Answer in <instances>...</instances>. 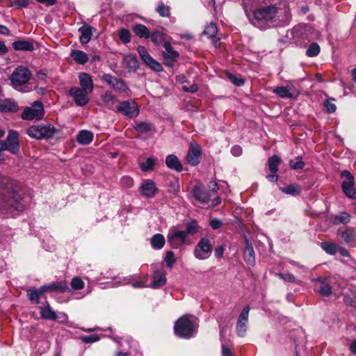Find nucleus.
Here are the masks:
<instances>
[{
	"mask_svg": "<svg viewBox=\"0 0 356 356\" xmlns=\"http://www.w3.org/2000/svg\"><path fill=\"white\" fill-rule=\"evenodd\" d=\"M277 8L274 6H261L252 12L249 17L250 23L259 29H266L274 23L277 15Z\"/></svg>",
	"mask_w": 356,
	"mask_h": 356,
	"instance_id": "nucleus-1",
	"label": "nucleus"
},
{
	"mask_svg": "<svg viewBox=\"0 0 356 356\" xmlns=\"http://www.w3.org/2000/svg\"><path fill=\"white\" fill-rule=\"evenodd\" d=\"M31 76V72L27 67L19 66L11 74L10 80L15 90L22 92H27L32 90V86L29 83Z\"/></svg>",
	"mask_w": 356,
	"mask_h": 356,
	"instance_id": "nucleus-2",
	"label": "nucleus"
},
{
	"mask_svg": "<svg viewBox=\"0 0 356 356\" xmlns=\"http://www.w3.org/2000/svg\"><path fill=\"white\" fill-rule=\"evenodd\" d=\"M197 325L193 321V317L190 315H184L175 323L174 330L176 336L190 339L193 337L197 332Z\"/></svg>",
	"mask_w": 356,
	"mask_h": 356,
	"instance_id": "nucleus-3",
	"label": "nucleus"
},
{
	"mask_svg": "<svg viewBox=\"0 0 356 356\" xmlns=\"http://www.w3.org/2000/svg\"><path fill=\"white\" fill-rule=\"evenodd\" d=\"M56 131V128L51 124H38L30 127L26 134L34 139H48L54 136Z\"/></svg>",
	"mask_w": 356,
	"mask_h": 356,
	"instance_id": "nucleus-4",
	"label": "nucleus"
},
{
	"mask_svg": "<svg viewBox=\"0 0 356 356\" xmlns=\"http://www.w3.org/2000/svg\"><path fill=\"white\" fill-rule=\"evenodd\" d=\"M44 115V110L42 103L35 101L31 106L24 108L21 117L25 120H40L43 118Z\"/></svg>",
	"mask_w": 356,
	"mask_h": 356,
	"instance_id": "nucleus-5",
	"label": "nucleus"
},
{
	"mask_svg": "<svg viewBox=\"0 0 356 356\" xmlns=\"http://www.w3.org/2000/svg\"><path fill=\"white\" fill-rule=\"evenodd\" d=\"M167 241L172 248L178 249L187 244V235L184 230L173 227L169 229Z\"/></svg>",
	"mask_w": 356,
	"mask_h": 356,
	"instance_id": "nucleus-6",
	"label": "nucleus"
},
{
	"mask_svg": "<svg viewBox=\"0 0 356 356\" xmlns=\"http://www.w3.org/2000/svg\"><path fill=\"white\" fill-rule=\"evenodd\" d=\"M212 252V245L209 238H202L194 249V255L199 260L208 259Z\"/></svg>",
	"mask_w": 356,
	"mask_h": 356,
	"instance_id": "nucleus-7",
	"label": "nucleus"
},
{
	"mask_svg": "<svg viewBox=\"0 0 356 356\" xmlns=\"http://www.w3.org/2000/svg\"><path fill=\"white\" fill-rule=\"evenodd\" d=\"M118 112L129 118H135L138 115L139 108L134 101H123L116 106Z\"/></svg>",
	"mask_w": 356,
	"mask_h": 356,
	"instance_id": "nucleus-8",
	"label": "nucleus"
},
{
	"mask_svg": "<svg viewBox=\"0 0 356 356\" xmlns=\"http://www.w3.org/2000/svg\"><path fill=\"white\" fill-rule=\"evenodd\" d=\"M341 176L346 178V180L341 184L343 193L349 198L356 199V188H354L355 180L353 175L349 171L343 170L341 172Z\"/></svg>",
	"mask_w": 356,
	"mask_h": 356,
	"instance_id": "nucleus-9",
	"label": "nucleus"
},
{
	"mask_svg": "<svg viewBox=\"0 0 356 356\" xmlns=\"http://www.w3.org/2000/svg\"><path fill=\"white\" fill-rule=\"evenodd\" d=\"M1 149L16 154L19 149V135L15 131H10L6 141L1 142Z\"/></svg>",
	"mask_w": 356,
	"mask_h": 356,
	"instance_id": "nucleus-10",
	"label": "nucleus"
},
{
	"mask_svg": "<svg viewBox=\"0 0 356 356\" xmlns=\"http://www.w3.org/2000/svg\"><path fill=\"white\" fill-rule=\"evenodd\" d=\"M102 80L115 91L119 92L129 91V88L124 80L116 78L110 74H104Z\"/></svg>",
	"mask_w": 356,
	"mask_h": 356,
	"instance_id": "nucleus-11",
	"label": "nucleus"
},
{
	"mask_svg": "<svg viewBox=\"0 0 356 356\" xmlns=\"http://www.w3.org/2000/svg\"><path fill=\"white\" fill-rule=\"evenodd\" d=\"M137 51L140 55L143 61L152 70L155 72H161L163 71L162 65L155 60L147 52V49L143 46H138L137 48Z\"/></svg>",
	"mask_w": 356,
	"mask_h": 356,
	"instance_id": "nucleus-12",
	"label": "nucleus"
},
{
	"mask_svg": "<svg viewBox=\"0 0 356 356\" xmlns=\"http://www.w3.org/2000/svg\"><path fill=\"white\" fill-rule=\"evenodd\" d=\"M202 154L201 147L196 143H191L186 156L187 162L192 166L197 165L200 162Z\"/></svg>",
	"mask_w": 356,
	"mask_h": 356,
	"instance_id": "nucleus-13",
	"label": "nucleus"
},
{
	"mask_svg": "<svg viewBox=\"0 0 356 356\" xmlns=\"http://www.w3.org/2000/svg\"><path fill=\"white\" fill-rule=\"evenodd\" d=\"M90 92L80 89L79 87H73L69 91L70 95L73 98L75 104L79 106H83L89 102L88 95Z\"/></svg>",
	"mask_w": 356,
	"mask_h": 356,
	"instance_id": "nucleus-14",
	"label": "nucleus"
},
{
	"mask_svg": "<svg viewBox=\"0 0 356 356\" xmlns=\"http://www.w3.org/2000/svg\"><path fill=\"white\" fill-rule=\"evenodd\" d=\"M139 190L143 196L152 198L154 197L158 188L153 180L147 179L143 181Z\"/></svg>",
	"mask_w": 356,
	"mask_h": 356,
	"instance_id": "nucleus-15",
	"label": "nucleus"
},
{
	"mask_svg": "<svg viewBox=\"0 0 356 356\" xmlns=\"http://www.w3.org/2000/svg\"><path fill=\"white\" fill-rule=\"evenodd\" d=\"M273 92L282 98H297L300 94L293 86H280L273 90Z\"/></svg>",
	"mask_w": 356,
	"mask_h": 356,
	"instance_id": "nucleus-16",
	"label": "nucleus"
},
{
	"mask_svg": "<svg viewBox=\"0 0 356 356\" xmlns=\"http://www.w3.org/2000/svg\"><path fill=\"white\" fill-rule=\"evenodd\" d=\"M79 81L81 86L80 89L89 92H92L94 86L91 75L86 72H81L79 74Z\"/></svg>",
	"mask_w": 356,
	"mask_h": 356,
	"instance_id": "nucleus-17",
	"label": "nucleus"
},
{
	"mask_svg": "<svg viewBox=\"0 0 356 356\" xmlns=\"http://www.w3.org/2000/svg\"><path fill=\"white\" fill-rule=\"evenodd\" d=\"M314 290L321 296H328L331 293V286L327 278L317 279L314 286Z\"/></svg>",
	"mask_w": 356,
	"mask_h": 356,
	"instance_id": "nucleus-18",
	"label": "nucleus"
},
{
	"mask_svg": "<svg viewBox=\"0 0 356 356\" xmlns=\"http://www.w3.org/2000/svg\"><path fill=\"white\" fill-rule=\"evenodd\" d=\"M218 33V28L215 23L211 22L209 24L206 26L203 34L207 35L208 38L212 40V42L216 47L220 45V38L216 36Z\"/></svg>",
	"mask_w": 356,
	"mask_h": 356,
	"instance_id": "nucleus-19",
	"label": "nucleus"
},
{
	"mask_svg": "<svg viewBox=\"0 0 356 356\" xmlns=\"http://www.w3.org/2000/svg\"><path fill=\"white\" fill-rule=\"evenodd\" d=\"M338 235L350 247H356V232L353 229L339 232Z\"/></svg>",
	"mask_w": 356,
	"mask_h": 356,
	"instance_id": "nucleus-20",
	"label": "nucleus"
},
{
	"mask_svg": "<svg viewBox=\"0 0 356 356\" xmlns=\"http://www.w3.org/2000/svg\"><path fill=\"white\" fill-rule=\"evenodd\" d=\"M166 281V273L163 270H156L154 272L153 281L150 286L153 289H159L165 284Z\"/></svg>",
	"mask_w": 356,
	"mask_h": 356,
	"instance_id": "nucleus-21",
	"label": "nucleus"
},
{
	"mask_svg": "<svg viewBox=\"0 0 356 356\" xmlns=\"http://www.w3.org/2000/svg\"><path fill=\"white\" fill-rule=\"evenodd\" d=\"M195 198L202 203H207L210 199V195L202 185H196L193 189Z\"/></svg>",
	"mask_w": 356,
	"mask_h": 356,
	"instance_id": "nucleus-22",
	"label": "nucleus"
},
{
	"mask_svg": "<svg viewBox=\"0 0 356 356\" xmlns=\"http://www.w3.org/2000/svg\"><path fill=\"white\" fill-rule=\"evenodd\" d=\"M343 300L346 305L356 307V287L350 286L343 291Z\"/></svg>",
	"mask_w": 356,
	"mask_h": 356,
	"instance_id": "nucleus-23",
	"label": "nucleus"
},
{
	"mask_svg": "<svg viewBox=\"0 0 356 356\" xmlns=\"http://www.w3.org/2000/svg\"><path fill=\"white\" fill-rule=\"evenodd\" d=\"M93 31H95V29L88 25H83L80 27L79 29L80 42L83 44H88L91 39Z\"/></svg>",
	"mask_w": 356,
	"mask_h": 356,
	"instance_id": "nucleus-24",
	"label": "nucleus"
},
{
	"mask_svg": "<svg viewBox=\"0 0 356 356\" xmlns=\"http://www.w3.org/2000/svg\"><path fill=\"white\" fill-rule=\"evenodd\" d=\"M165 164L168 168L177 172H181L183 170V166L179 159L175 154H170L167 156L165 159Z\"/></svg>",
	"mask_w": 356,
	"mask_h": 356,
	"instance_id": "nucleus-25",
	"label": "nucleus"
},
{
	"mask_svg": "<svg viewBox=\"0 0 356 356\" xmlns=\"http://www.w3.org/2000/svg\"><path fill=\"white\" fill-rule=\"evenodd\" d=\"M18 110L17 103L11 99H0V111L1 112H15Z\"/></svg>",
	"mask_w": 356,
	"mask_h": 356,
	"instance_id": "nucleus-26",
	"label": "nucleus"
},
{
	"mask_svg": "<svg viewBox=\"0 0 356 356\" xmlns=\"http://www.w3.org/2000/svg\"><path fill=\"white\" fill-rule=\"evenodd\" d=\"M93 139V134L88 130H81L76 136V141L82 145H87L90 144Z\"/></svg>",
	"mask_w": 356,
	"mask_h": 356,
	"instance_id": "nucleus-27",
	"label": "nucleus"
},
{
	"mask_svg": "<svg viewBox=\"0 0 356 356\" xmlns=\"http://www.w3.org/2000/svg\"><path fill=\"white\" fill-rule=\"evenodd\" d=\"M123 64L129 71H135L138 67V60L136 55L129 54L124 57Z\"/></svg>",
	"mask_w": 356,
	"mask_h": 356,
	"instance_id": "nucleus-28",
	"label": "nucleus"
},
{
	"mask_svg": "<svg viewBox=\"0 0 356 356\" xmlns=\"http://www.w3.org/2000/svg\"><path fill=\"white\" fill-rule=\"evenodd\" d=\"M13 181L7 177L0 175V190H5L9 195L13 196Z\"/></svg>",
	"mask_w": 356,
	"mask_h": 356,
	"instance_id": "nucleus-29",
	"label": "nucleus"
},
{
	"mask_svg": "<svg viewBox=\"0 0 356 356\" xmlns=\"http://www.w3.org/2000/svg\"><path fill=\"white\" fill-rule=\"evenodd\" d=\"M72 58L79 65H84L88 61V55L83 51L74 49L71 51Z\"/></svg>",
	"mask_w": 356,
	"mask_h": 356,
	"instance_id": "nucleus-30",
	"label": "nucleus"
},
{
	"mask_svg": "<svg viewBox=\"0 0 356 356\" xmlns=\"http://www.w3.org/2000/svg\"><path fill=\"white\" fill-rule=\"evenodd\" d=\"M165 243V239L163 234H156L150 239V244L153 249L161 250Z\"/></svg>",
	"mask_w": 356,
	"mask_h": 356,
	"instance_id": "nucleus-31",
	"label": "nucleus"
},
{
	"mask_svg": "<svg viewBox=\"0 0 356 356\" xmlns=\"http://www.w3.org/2000/svg\"><path fill=\"white\" fill-rule=\"evenodd\" d=\"M134 33L140 38H149L150 32L147 27L141 24H137L132 27Z\"/></svg>",
	"mask_w": 356,
	"mask_h": 356,
	"instance_id": "nucleus-32",
	"label": "nucleus"
},
{
	"mask_svg": "<svg viewBox=\"0 0 356 356\" xmlns=\"http://www.w3.org/2000/svg\"><path fill=\"white\" fill-rule=\"evenodd\" d=\"M163 47L165 49V51L163 52L165 59L176 60L179 57V53L173 49L169 42H164Z\"/></svg>",
	"mask_w": 356,
	"mask_h": 356,
	"instance_id": "nucleus-33",
	"label": "nucleus"
},
{
	"mask_svg": "<svg viewBox=\"0 0 356 356\" xmlns=\"http://www.w3.org/2000/svg\"><path fill=\"white\" fill-rule=\"evenodd\" d=\"M136 131L143 134H147L154 131L153 124L148 122H138L134 125Z\"/></svg>",
	"mask_w": 356,
	"mask_h": 356,
	"instance_id": "nucleus-34",
	"label": "nucleus"
},
{
	"mask_svg": "<svg viewBox=\"0 0 356 356\" xmlns=\"http://www.w3.org/2000/svg\"><path fill=\"white\" fill-rule=\"evenodd\" d=\"M40 316L43 319L51 321H56L57 319V314L51 309L49 305L40 307Z\"/></svg>",
	"mask_w": 356,
	"mask_h": 356,
	"instance_id": "nucleus-35",
	"label": "nucleus"
},
{
	"mask_svg": "<svg viewBox=\"0 0 356 356\" xmlns=\"http://www.w3.org/2000/svg\"><path fill=\"white\" fill-rule=\"evenodd\" d=\"M13 47L17 51H33L34 47L33 44L26 40H17L13 42Z\"/></svg>",
	"mask_w": 356,
	"mask_h": 356,
	"instance_id": "nucleus-36",
	"label": "nucleus"
},
{
	"mask_svg": "<svg viewBox=\"0 0 356 356\" xmlns=\"http://www.w3.org/2000/svg\"><path fill=\"white\" fill-rule=\"evenodd\" d=\"M330 220L333 224L335 225L339 223L346 224L350 222V215L346 212H341L338 215L332 216Z\"/></svg>",
	"mask_w": 356,
	"mask_h": 356,
	"instance_id": "nucleus-37",
	"label": "nucleus"
},
{
	"mask_svg": "<svg viewBox=\"0 0 356 356\" xmlns=\"http://www.w3.org/2000/svg\"><path fill=\"white\" fill-rule=\"evenodd\" d=\"M15 196L10 198V197H7L5 195L2 197V201L6 204V206L13 207L15 210L22 211L24 209V205L18 202H15L14 199Z\"/></svg>",
	"mask_w": 356,
	"mask_h": 356,
	"instance_id": "nucleus-38",
	"label": "nucleus"
},
{
	"mask_svg": "<svg viewBox=\"0 0 356 356\" xmlns=\"http://www.w3.org/2000/svg\"><path fill=\"white\" fill-rule=\"evenodd\" d=\"M255 264V254L254 250L251 245H249L246 239V265L254 266Z\"/></svg>",
	"mask_w": 356,
	"mask_h": 356,
	"instance_id": "nucleus-39",
	"label": "nucleus"
},
{
	"mask_svg": "<svg viewBox=\"0 0 356 356\" xmlns=\"http://www.w3.org/2000/svg\"><path fill=\"white\" fill-rule=\"evenodd\" d=\"M155 10L163 17H168L170 15V7L165 5L163 1L159 2Z\"/></svg>",
	"mask_w": 356,
	"mask_h": 356,
	"instance_id": "nucleus-40",
	"label": "nucleus"
},
{
	"mask_svg": "<svg viewBox=\"0 0 356 356\" xmlns=\"http://www.w3.org/2000/svg\"><path fill=\"white\" fill-rule=\"evenodd\" d=\"M280 163L281 159L277 155H274L268 159V165L271 173H277L278 170V165L280 164Z\"/></svg>",
	"mask_w": 356,
	"mask_h": 356,
	"instance_id": "nucleus-41",
	"label": "nucleus"
},
{
	"mask_svg": "<svg viewBox=\"0 0 356 356\" xmlns=\"http://www.w3.org/2000/svg\"><path fill=\"white\" fill-rule=\"evenodd\" d=\"M236 332L239 337H243L245 336V309L241 311L239 316Z\"/></svg>",
	"mask_w": 356,
	"mask_h": 356,
	"instance_id": "nucleus-42",
	"label": "nucleus"
},
{
	"mask_svg": "<svg viewBox=\"0 0 356 356\" xmlns=\"http://www.w3.org/2000/svg\"><path fill=\"white\" fill-rule=\"evenodd\" d=\"M280 190L286 194L296 195L301 192V187L297 184H291L287 186L280 188Z\"/></svg>",
	"mask_w": 356,
	"mask_h": 356,
	"instance_id": "nucleus-43",
	"label": "nucleus"
},
{
	"mask_svg": "<svg viewBox=\"0 0 356 356\" xmlns=\"http://www.w3.org/2000/svg\"><path fill=\"white\" fill-rule=\"evenodd\" d=\"M199 229L200 227L198 225L197 222L196 220H191V222L186 223V230L184 231L187 236L188 234L194 235L198 232Z\"/></svg>",
	"mask_w": 356,
	"mask_h": 356,
	"instance_id": "nucleus-44",
	"label": "nucleus"
},
{
	"mask_svg": "<svg viewBox=\"0 0 356 356\" xmlns=\"http://www.w3.org/2000/svg\"><path fill=\"white\" fill-rule=\"evenodd\" d=\"M102 100L105 106L109 109H113L116 103L115 97L111 93H106L102 97Z\"/></svg>",
	"mask_w": 356,
	"mask_h": 356,
	"instance_id": "nucleus-45",
	"label": "nucleus"
},
{
	"mask_svg": "<svg viewBox=\"0 0 356 356\" xmlns=\"http://www.w3.org/2000/svg\"><path fill=\"white\" fill-rule=\"evenodd\" d=\"M48 291H57L60 292H64L69 291V287L63 283H51L49 284H47Z\"/></svg>",
	"mask_w": 356,
	"mask_h": 356,
	"instance_id": "nucleus-46",
	"label": "nucleus"
},
{
	"mask_svg": "<svg viewBox=\"0 0 356 356\" xmlns=\"http://www.w3.org/2000/svg\"><path fill=\"white\" fill-rule=\"evenodd\" d=\"M322 249L329 254H334L337 252V246L335 244L330 242H322L321 244Z\"/></svg>",
	"mask_w": 356,
	"mask_h": 356,
	"instance_id": "nucleus-47",
	"label": "nucleus"
},
{
	"mask_svg": "<svg viewBox=\"0 0 356 356\" xmlns=\"http://www.w3.org/2000/svg\"><path fill=\"white\" fill-rule=\"evenodd\" d=\"M319 52H320L319 45L317 43L314 42L310 44V46L309 47V48L307 50L306 54L309 57H314V56H317L319 54Z\"/></svg>",
	"mask_w": 356,
	"mask_h": 356,
	"instance_id": "nucleus-48",
	"label": "nucleus"
},
{
	"mask_svg": "<svg viewBox=\"0 0 356 356\" xmlns=\"http://www.w3.org/2000/svg\"><path fill=\"white\" fill-rule=\"evenodd\" d=\"M155 163V159L149 157L146 159L145 162L140 164V168L143 171L152 170L154 167Z\"/></svg>",
	"mask_w": 356,
	"mask_h": 356,
	"instance_id": "nucleus-49",
	"label": "nucleus"
},
{
	"mask_svg": "<svg viewBox=\"0 0 356 356\" xmlns=\"http://www.w3.org/2000/svg\"><path fill=\"white\" fill-rule=\"evenodd\" d=\"M335 99L334 98L327 99L324 102V106L326 112L328 113H334L337 110L336 105L333 103Z\"/></svg>",
	"mask_w": 356,
	"mask_h": 356,
	"instance_id": "nucleus-50",
	"label": "nucleus"
},
{
	"mask_svg": "<svg viewBox=\"0 0 356 356\" xmlns=\"http://www.w3.org/2000/svg\"><path fill=\"white\" fill-rule=\"evenodd\" d=\"M296 161L291 160L289 162V165L291 168L294 170H301L302 169L305 163L302 161L301 156L296 157Z\"/></svg>",
	"mask_w": 356,
	"mask_h": 356,
	"instance_id": "nucleus-51",
	"label": "nucleus"
},
{
	"mask_svg": "<svg viewBox=\"0 0 356 356\" xmlns=\"http://www.w3.org/2000/svg\"><path fill=\"white\" fill-rule=\"evenodd\" d=\"M119 38L120 40L124 43H129L131 41V34L127 29H122L119 31Z\"/></svg>",
	"mask_w": 356,
	"mask_h": 356,
	"instance_id": "nucleus-52",
	"label": "nucleus"
},
{
	"mask_svg": "<svg viewBox=\"0 0 356 356\" xmlns=\"http://www.w3.org/2000/svg\"><path fill=\"white\" fill-rule=\"evenodd\" d=\"M149 38H151L152 42L157 45L162 44V42L164 41L163 35L159 31L152 33L150 34Z\"/></svg>",
	"mask_w": 356,
	"mask_h": 356,
	"instance_id": "nucleus-53",
	"label": "nucleus"
},
{
	"mask_svg": "<svg viewBox=\"0 0 356 356\" xmlns=\"http://www.w3.org/2000/svg\"><path fill=\"white\" fill-rule=\"evenodd\" d=\"M70 285L74 290H81L84 287V282L80 277H75L72 280Z\"/></svg>",
	"mask_w": 356,
	"mask_h": 356,
	"instance_id": "nucleus-54",
	"label": "nucleus"
},
{
	"mask_svg": "<svg viewBox=\"0 0 356 356\" xmlns=\"http://www.w3.org/2000/svg\"><path fill=\"white\" fill-rule=\"evenodd\" d=\"M165 261L167 264V266L171 268L173 266L174 263L175 262V254L172 251H168L165 254Z\"/></svg>",
	"mask_w": 356,
	"mask_h": 356,
	"instance_id": "nucleus-55",
	"label": "nucleus"
},
{
	"mask_svg": "<svg viewBox=\"0 0 356 356\" xmlns=\"http://www.w3.org/2000/svg\"><path fill=\"white\" fill-rule=\"evenodd\" d=\"M27 296L29 298V300L35 304L39 303V296L35 289H29L27 291Z\"/></svg>",
	"mask_w": 356,
	"mask_h": 356,
	"instance_id": "nucleus-56",
	"label": "nucleus"
},
{
	"mask_svg": "<svg viewBox=\"0 0 356 356\" xmlns=\"http://www.w3.org/2000/svg\"><path fill=\"white\" fill-rule=\"evenodd\" d=\"M81 340L82 342L86 343H94L99 340V337L97 334H94L90 336L81 337Z\"/></svg>",
	"mask_w": 356,
	"mask_h": 356,
	"instance_id": "nucleus-57",
	"label": "nucleus"
},
{
	"mask_svg": "<svg viewBox=\"0 0 356 356\" xmlns=\"http://www.w3.org/2000/svg\"><path fill=\"white\" fill-rule=\"evenodd\" d=\"M277 275L286 282H296V278H295L294 275L291 273H279V274H277Z\"/></svg>",
	"mask_w": 356,
	"mask_h": 356,
	"instance_id": "nucleus-58",
	"label": "nucleus"
},
{
	"mask_svg": "<svg viewBox=\"0 0 356 356\" xmlns=\"http://www.w3.org/2000/svg\"><path fill=\"white\" fill-rule=\"evenodd\" d=\"M122 184L124 187L131 188L134 185V180L129 176H124L121 179Z\"/></svg>",
	"mask_w": 356,
	"mask_h": 356,
	"instance_id": "nucleus-59",
	"label": "nucleus"
},
{
	"mask_svg": "<svg viewBox=\"0 0 356 356\" xmlns=\"http://www.w3.org/2000/svg\"><path fill=\"white\" fill-rule=\"evenodd\" d=\"M115 280H116L113 284H112V286H118L120 285L128 284L130 282V279L128 277H115Z\"/></svg>",
	"mask_w": 356,
	"mask_h": 356,
	"instance_id": "nucleus-60",
	"label": "nucleus"
},
{
	"mask_svg": "<svg viewBox=\"0 0 356 356\" xmlns=\"http://www.w3.org/2000/svg\"><path fill=\"white\" fill-rule=\"evenodd\" d=\"M221 356H234V354L232 353V351L228 346H227L224 343H222Z\"/></svg>",
	"mask_w": 356,
	"mask_h": 356,
	"instance_id": "nucleus-61",
	"label": "nucleus"
},
{
	"mask_svg": "<svg viewBox=\"0 0 356 356\" xmlns=\"http://www.w3.org/2000/svg\"><path fill=\"white\" fill-rule=\"evenodd\" d=\"M13 3L18 8H26L29 6V0H14Z\"/></svg>",
	"mask_w": 356,
	"mask_h": 356,
	"instance_id": "nucleus-62",
	"label": "nucleus"
},
{
	"mask_svg": "<svg viewBox=\"0 0 356 356\" xmlns=\"http://www.w3.org/2000/svg\"><path fill=\"white\" fill-rule=\"evenodd\" d=\"M182 89L184 92L195 93L198 90V86L196 83H193L189 87L187 86H183Z\"/></svg>",
	"mask_w": 356,
	"mask_h": 356,
	"instance_id": "nucleus-63",
	"label": "nucleus"
},
{
	"mask_svg": "<svg viewBox=\"0 0 356 356\" xmlns=\"http://www.w3.org/2000/svg\"><path fill=\"white\" fill-rule=\"evenodd\" d=\"M209 225L212 229H217L222 226V222L218 218H213L210 221Z\"/></svg>",
	"mask_w": 356,
	"mask_h": 356,
	"instance_id": "nucleus-64",
	"label": "nucleus"
}]
</instances>
